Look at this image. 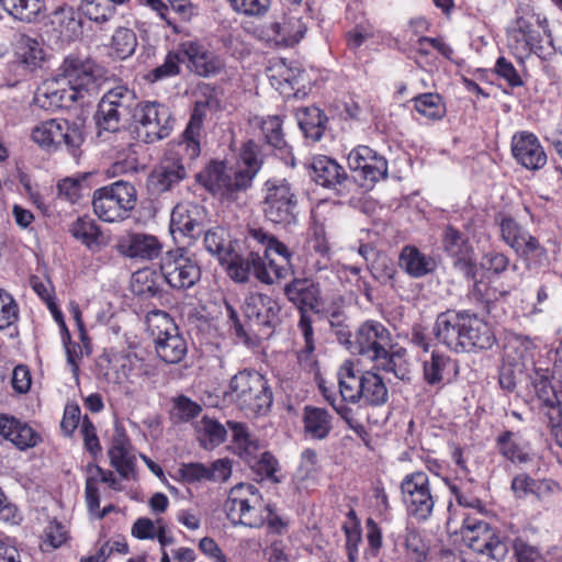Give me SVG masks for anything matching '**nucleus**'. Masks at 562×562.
Listing matches in <instances>:
<instances>
[{"label":"nucleus","instance_id":"nucleus-63","mask_svg":"<svg viewBox=\"0 0 562 562\" xmlns=\"http://www.w3.org/2000/svg\"><path fill=\"white\" fill-rule=\"evenodd\" d=\"M121 369L126 379L132 380L135 376H150L155 374V368L145 363L136 356L127 355L122 357Z\"/></svg>","mask_w":562,"mask_h":562},{"label":"nucleus","instance_id":"nucleus-49","mask_svg":"<svg viewBox=\"0 0 562 562\" xmlns=\"http://www.w3.org/2000/svg\"><path fill=\"white\" fill-rule=\"evenodd\" d=\"M227 431L216 419L203 416L200 422L199 440L204 449H214L226 440Z\"/></svg>","mask_w":562,"mask_h":562},{"label":"nucleus","instance_id":"nucleus-56","mask_svg":"<svg viewBox=\"0 0 562 562\" xmlns=\"http://www.w3.org/2000/svg\"><path fill=\"white\" fill-rule=\"evenodd\" d=\"M234 240H228L225 237V232L222 228L210 229L205 233L203 244L207 252L216 257L220 265L224 260V257L231 251V246Z\"/></svg>","mask_w":562,"mask_h":562},{"label":"nucleus","instance_id":"nucleus-46","mask_svg":"<svg viewBox=\"0 0 562 562\" xmlns=\"http://www.w3.org/2000/svg\"><path fill=\"white\" fill-rule=\"evenodd\" d=\"M296 119L306 138L313 142L322 138L327 119L318 108L307 106L300 109L296 113Z\"/></svg>","mask_w":562,"mask_h":562},{"label":"nucleus","instance_id":"nucleus-25","mask_svg":"<svg viewBox=\"0 0 562 562\" xmlns=\"http://www.w3.org/2000/svg\"><path fill=\"white\" fill-rule=\"evenodd\" d=\"M422 368L424 382L437 390L451 384L459 374L458 360L438 350H434L428 358L422 360Z\"/></svg>","mask_w":562,"mask_h":562},{"label":"nucleus","instance_id":"nucleus-3","mask_svg":"<svg viewBox=\"0 0 562 562\" xmlns=\"http://www.w3.org/2000/svg\"><path fill=\"white\" fill-rule=\"evenodd\" d=\"M260 167L259 147L254 140H248L241 147L235 167H228L223 161H213L196 176V179L221 200L233 201L250 186Z\"/></svg>","mask_w":562,"mask_h":562},{"label":"nucleus","instance_id":"nucleus-24","mask_svg":"<svg viewBox=\"0 0 562 562\" xmlns=\"http://www.w3.org/2000/svg\"><path fill=\"white\" fill-rule=\"evenodd\" d=\"M110 464L122 479H134L136 475V457L133 453L131 439L121 425H115L108 449Z\"/></svg>","mask_w":562,"mask_h":562},{"label":"nucleus","instance_id":"nucleus-23","mask_svg":"<svg viewBox=\"0 0 562 562\" xmlns=\"http://www.w3.org/2000/svg\"><path fill=\"white\" fill-rule=\"evenodd\" d=\"M350 170L370 183H375L387 177L386 159L366 145L355 147L347 157Z\"/></svg>","mask_w":562,"mask_h":562},{"label":"nucleus","instance_id":"nucleus-7","mask_svg":"<svg viewBox=\"0 0 562 562\" xmlns=\"http://www.w3.org/2000/svg\"><path fill=\"white\" fill-rule=\"evenodd\" d=\"M226 395L240 411L255 416L267 415L273 403L268 380L256 370H243L229 381Z\"/></svg>","mask_w":562,"mask_h":562},{"label":"nucleus","instance_id":"nucleus-64","mask_svg":"<svg viewBox=\"0 0 562 562\" xmlns=\"http://www.w3.org/2000/svg\"><path fill=\"white\" fill-rule=\"evenodd\" d=\"M318 389L325 401L334 408V411L347 423L350 422L352 409L342 402V397L338 398L335 386L327 385L325 380L318 382Z\"/></svg>","mask_w":562,"mask_h":562},{"label":"nucleus","instance_id":"nucleus-16","mask_svg":"<svg viewBox=\"0 0 562 562\" xmlns=\"http://www.w3.org/2000/svg\"><path fill=\"white\" fill-rule=\"evenodd\" d=\"M32 139L45 149L65 147L76 155L83 143L81 127L64 119H52L36 125L32 131Z\"/></svg>","mask_w":562,"mask_h":562},{"label":"nucleus","instance_id":"nucleus-22","mask_svg":"<svg viewBox=\"0 0 562 562\" xmlns=\"http://www.w3.org/2000/svg\"><path fill=\"white\" fill-rule=\"evenodd\" d=\"M501 232L504 241L515 249L518 255L537 261H542L547 258L546 248L513 217L505 216L502 218Z\"/></svg>","mask_w":562,"mask_h":562},{"label":"nucleus","instance_id":"nucleus-50","mask_svg":"<svg viewBox=\"0 0 562 562\" xmlns=\"http://www.w3.org/2000/svg\"><path fill=\"white\" fill-rule=\"evenodd\" d=\"M4 11L16 20L32 22L43 9L41 0H0Z\"/></svg>","mask_w":562,"mask_h":562},{"label":"nucleus","instance_id":"nucleus-45","mask_svg":"<svg viewBox=\"0 0 562 562\" xmlns=\"http://www.w3.org/2000/svg\"><path fill=\"white\" fill-rule=\"evenodd\" d=\"M346 521L341 526L345 535V550L348 562H358L359 547L362 542L361 521L357 512L351 507L346 514Z\"/></svg>","mask_w":562,"mask_h":562},{"label":"nucleus","instance_id":"nucleus-6","mask_svg":"<svg viewBox=\"0 0 562 562\" xmlns=\"http://www.w3.org/2000/svg\"><path fill=\"white\" fill-rule=\"evenodd\" d=\"M508 47L520 63L532 54L541 59L549 58L554 46L547 18L535 14L517 19L516 26L508 33Z\"/></svg>","mask_w":562,"mask_h":562},{"label":"nucleus","instance_id":"nucleus-40","mask_svg":"<svg viewBox=\"0 0 562 562\" xmlns=\"http://www.w3.org/2000/svg\"><path fill=\"white\" fill-rule=\"evenodd\" d=\"M265 191V203L272 211H289L296 206V196L284 179L268 180Z\"/></svg>","mask_w":562,"mask_h":562},{"label":"nucleus","instance_id":"nucleus-18","mask_svg":"<svg viewBox=\"0 0 562 562\" xmlns=\"http://www.w3.org/2000/svg\"><path fill=\"white\" fill-rule=\"evenodd\" d=\"M135 94L124 87L108 91L101 99L95 114L97 125L101 131L116 132L123 119L132 116Z\"/></svg>","mask_w":562,"mask_h":562},{"label":"nucleus","instance_id":"nucleus-36","mask_svg":"<svg viewBox=\"0 0 562 562\" xmlns=\"http://www.w3.org/2000/svg\"><path fill=\"white\" fill-rule=\"evenodd\" d=\"M398 266L406 274L415 279L430 274L437 268L435 258L424 254L414 245H405L401 249Z\"/></svg>","mask_w":562,"mask_h":562},{"label":"nucleus","instance_id":"nucleus-39","mask_svg":"<svg viewBox=\"0 0 562 562\" xmlns=\"http://www.w3.org/2000/svg\"><path fill=\"white\" fill-rule=\"evenodd\" d=\"M337 379L339 395L342 397L344 404L359 403L361 401L362 372L355 370L353 362L345 361L337 372Z\"/></svg>","mask_w":562,"mask_h":562},{"label":"nucleus","instance_id":"nucleus-12","mask_svg":"<svg viewBox=\"0 0 562 562\" xmlns=\"http://www.w3.org/2000/svg\"><path fill=\"white\" fill-rule=\"evenodd\" d=\"M400 492L408 517L420 522L432 516L438 495L425 471L417 470L405 474L400 483Z\"/></svg>","mask_w":562,"mask_h":562},{"label":"nucleus","instance_id":"nucleus-41","mask_svg":"<svg viewBox=\"0 0 562 562\" xmlns=\"http://www.w3.org/2000/svg\"><path fill=\"white\" fill-rule=\"evenodd\" d=\"M498 453L514 464H526L531 461L528 443H520L514 439V432L505 430L495 439Z\"/></svg>","mask_w":562,"mask_h":562},{"label":"nucleus","instance_id":"nucleus-10","mask_svg":"<svg viewBox=\"0 0 562 562\" xmlns=\"http://www.w3.org/2000/svg\"><path fill=\"white\" fill-rule=\"evenodd\" d=\"M531 384L541 408L546 409L551 435L562 448V380L557 379L550 368L536 366Z\"/></svg>","mask_w":562,"mask_h":562},{"label":"nucleus","instance_id":"nucleus-27","mask_svg":"<svg viewBox=\"0 0 562 562\" xmlns=\"http://www.w3.org/2000/svg\"><path fill=\"white\" fill-rule=\"evenodd\" d=\"M512 153L516 161L528 170H539L548 160L539 138L528 131H519L513 135Z\"/></svg>","mask_w":562,"mask_h":562},{"label":"nucleus","instance_id":"nucleus-38","mask_svg":"<svg viewBox=\"0 0 562 562\" xmlns=\"http://www.w3.org/2000/svg\"><path fill=\"white\" fill-rule=\"evenodd\" d=\"M310 167L313 180L324 188H335L346 178L344 168L327 156L313 157Z\"/></svg>","mask_w":562,"mask_h":562},{"label":"nucleus","instance_id":"nucleus-1","mask_svg":"<svg viewBox=\"0 0 562 562\" xmlns=\"http://www.w3.org/2000/svg\"><path fill=\"white\" fill-rule=\"evenodd\" d=\"M101 78L102 69L93 61L69 55L37 88L35 101L43 108H69L86 94L97 93Z\"/></svg>","mask_w":562,"mask_h":562},{"label":"nucleus","instance_id":"nucleus-37","mask_svg":"<svg viewBox=\"0 0 562 562\" xmlns=\"http://www.w3.org/2000/svg\"><path fill=\"white\" fill-rule=\"evenodd\" d=\"M18 61L30 71L42 68L46 59V50L42 41L26 34H20L14 44Z\"/></svg>","mask_w":562,"mask_h":562},{"label":"nucleus","instance_id":"nucleus-61","mask_svg":"<svg viewBox=\"0 0 562 562\" xmlns=\"http://www.w3.org/2000/svg\"><path fill=\"white\" fill-rule=\"evenodd\" d=\"M308 231L311 232L310 243L314 251L322 257H327L330 252V246L326 237L325 226L317 221L314 213L311 216Z\"/></svg>","mask_w":562,"mask_h":562},{"label":"nucleus","instance_id":"nucleus-4","mask_svg":"<svg viewBox=\"0 0 562 562\" xmlns=\"http://www.w3.org/2000/svg\"><path fill=\"white\" fill-rule=\"evenodd\" d=\"M229 330L244 345L257 346L269 338L279 323L281 306L277 300L262 293H250L244 303L245 323L233 306L227 305Z\"/></svg>","mask_w":562,"mask_h":562},{"label":"nucleus","instance_id":"nucleus-43","mask_svg":"<svg viewBox=\"0 0 562 562\" xmlns=\"http://www.w3.org/2000/svg\"><path fill=\"white\" fill-rule=\"evenodd\" d=\"M361 401L370 406H381L389 400V391L381 375L372 371L362 372Z\"/></svg>","mask_w":562,"mask_h":562},{"label":"nucleus","instance_id":"nucleus-58","mask_svg":"<svg viewBox=\"0 0 562 562\" xmlns=\"http://www.w3.org/2000/svg\"><path fill=\"white\" fill-rule=\"evenodd\" d=\"M238 14L248 18H262L271 7V0H226Z\"/></svg>","mask_w":562,"mask_h":562},{"label":"nucleus","instance_id":"nucleus-31","mask_svg":"<svg viewBox=\"0 0 562 562\" xmlns=\"http://www.w3.org/2000/svg\"><path fill=\"white\" fill-rule=\"evenodd\" d=\"M0 436L21 451L33 448L41 441L40 434L29 424L7 414L0 415Z\"/></svg>","mask_w":562,"mask_h":562},{"label":"nucleus","instance_id":"nucleus-26","mask_svg":"<svg viewBox=\"0 0 562 562\" xmlns=\"http://www.w3.org/2000/svg\"><path fill=\"white\" fill-rule=\"evenodd\" d=\"M136 202L135 188L125 181H116L94 191L93 211H133Z\"/></svg>","mask_w":562,"mask_h":562},{"label":"nucleus","instance_id":"nucleus-48","mask_svg":"<svg viewBox=\"0 0 562 562\" xmlns=\"http://www.w3.org/2000/svg\"><path fill=\"white\" fill-rule=\"evenodd\" d=\"M297 328L301 331L304 340V347L297 351V360L301 364L305 367H311L316 361L314 359L315 339L313 322L308 313L302 312L297 323Z\"/></svg>","mask_w":562,"mask_h":562},{"label":"nucleus","instance_id":"nucleus-15","mask_svg":"<svg viewBox=\"0 0 562 562\" xmlns=\"http://www.w3.org/2000/svg\"><path fill=\"white\" fill-rule=\"evenodd\" d=\"M462 539L473 552L491 560L504 561L508 553V543L498 532L488 522L471 513L464 514Z\"/></svg>","mask_w":562,"mask_h":562},{"label":"nucleus","instance_id":"nucleus-2","mask_svg":"<svg viewBox=\"0 0 562 562\" xmlns=\"http://www.w3.org/2000/svg\"><path fill=\"white\" fill-rule=\"evenodd\" d=\"M432 333L453 352L491 349L496 342L493 326L471 310H447L437 315Z\"/></svg>","mask_w":562,"mask_h":562},{"label":"nucleus","instance_id":"nucleus-60","mask_svg":"<svg viewBox=\"0 0 562 562\" xmlns=\"http://www.w3.org/2000/svg\"><path fill=\"white\" fill-rule=\"evenodd\" d=\"M19 319V305L11 293L0 289V329H7Z\"/></svg>","mask_w":562,"mask_h":562},{"label":"nucleus","instance_id":"nucleus-34","mask_svg":"<svg viewBox=\"0 0 562 562\" xmlns=\"http://www.w3.org/2000/svg\"><path fill=\"white\" fill-rule=\"evenodd\" d=\"M86 473L85 501L88 510L94 513L100 507L99 483H105L114 491H120L121 486L112 471L103 470L94 462L86 465Z\"/></svg>","mask_w":562,"mask_h":562},{"label":"nucleus","instance_id":"nucleus-35","mask_svg":"<svg viewBox=\"0 0 562 562\" xmlns=\"http://www.w3.org/2000/svg\"><path fill=\"white\" fill-rule=\"evenodd\" d=\"M284 294L300 315L316 310L319 304V286L308 278H294L284 286Z\"/></svg>","mask_w":562,"mask_h":562},{"label":"nucleus","instance_id":"nucleus-21","mask_svg":"<svg viewBox=\"0 0 562 562\" xmlns=\"http://www.w3.org/2000/svg\"><path fill=\"white\" fill-rule=\"evenodd\" d=\"M443 249L453 260L457 270L468 279H474L477 272L476 259L469 238L453 226H447L442 237Z\"/></svg>","mask_w":562,"mask_h":562},{"label":"nucleus","instance_id":"nucleus-14","mask_svg":"<svg viewBox=\"0 0 562 562\" xmlns=\"http://www.w3.org/2000/svg\"><path fill=\"white\" fill-rule=\"evenodd\" d=\"M221 267L236 283H247L254 276L260 283L272 284L265 256L257 250L248 249L238 240H234L231 251L224 257Z\"/></svg>","mask_w":562,"mask_h":562},{"label":"nucleus","instance_id":"nucleus-13","mask_svg":"<svg viewBox=\"0 0 562 562\" xmlns=\"http://www.w3.org/2000/svg\"><path fill=\"white\" fill-rule=\"evenodd\" d=\"M132 119L137 138L147 144L168 137L175 124L169 108L156 101L135 102Z\"/></svg>","mask_w":562,"mask_h":562},{"label":"nucleus","instance_id":"nucleus-53","mask_svg":"<svg viewBox=\"0 0 562 562\" xmlns=\"http://www.w3.org/2000/svg\"><path fill=\"white\" fill-rule=\"evenodd\" d=\"M170 233L175 240L179 238L195 239L200 233V223L190 213H170Z\"/></svg>","mask_w":562,"mask_h":562},{"label":"nucleus","instance_id":"nucleus-44","mask_svg":"<svg viewBox=\"0 0 562 562\" xmlns=\"http://www.w3.org/2000/svg\"><path fill=\"white\" fill-rule=\"evenodd\" d=\"M227 425L233 432V443L239 457L251 463L257 458L260 448L258 439L249 434L248 427L244 423L227 422Z\"/></svg>","mask_w":562,"mask_h":562},{"label":"nucleus","instance_id":"nucleus-51","mask_svg":"<svg viewBox=\"0 0 562 562\" xmlns=\"http://www.w3.org/2000/svg\"><path fill=\"white\" fill-rule=\"evenodd\" d=\"M137 47V37L133 30L117 27L111 40V54L119 59L131 57Z\"/></svg>","mask_w":562,"mask_h":562},{"label":"nucleus","instance_id":"nucleus-5","mask_svg":"<svg viewBox=\"0 0 562 562\" xmlns=\"http://www.w3.org/2000/svg\"><path fill=\"white\" fill-rule=\"evenodd\" d=\"M201 126L202 116L195 110L182 134V140L176 147L166 151L160 162L149 175L147 187L153 193L165 192L186 178L187 170L181 156L186 153L190 159H193L200 155L198 137Z\"/></svg>","mask_w":562,"mask_h":562},{"label":"nucleus","instance_id":"nucleus-42","mask_svg":"<svg viewBox=\"0 0 562 562\" xmlns=\"http://www.w3.org/2000/svg\"><path fill=\"white\" fill-rule=\"evenodd\" d=\"M71 235L92 252L99 251L103 244L100 227L88 214L77 218L70 227Z\"/></svg>","mask_w":562,"mask_h":562},{"label":"nucleus","instance_id":"nucleus-30","mask_svg":"<svg viewBox=\"0 0 562 562\" xmlns=\"http://www.w3.org/2000/svg\"><path fill=\"white\" fill-rule=\"evenodd\" d=\"M302 432L305 439L326 440L334 429L333 414L319 406L305 405L302 411Z\"/></svg>","mask_w":562,"mask_h":562},{"label":"nucleus","instance_id":"nucleus-9","mask_svg":"<svg viewBox=\"0 0 562 562\" xmlns=\"http://www.w3.org/2000/svg\"><path fill=\"white\" fill-rule=\"evenodd\" d=\"M266 504L259 490L247 483L231 488L224 504L227 519L234 525L260 528L266 522Z\"/></svg>","mask_w":562,"mask_h":562},{"label":"nucleus","instance_id":"nucleus-33","mask_svg":"<svg viewBox=\"0 0 562 562\" xmlns=\"http://www.w3.org/2000/svg\"><path fill=\"white\" fill-rule=\"evenodd\" d=\"M538 338L506 330L504 334L503 357L509 366L525 364L532 360L538 348Z\"/></svg>","mask_w":562,"mask_h":562},{"label":"nucleus","instance_id":"nucleus-17","mask_svg":"<svg viewBox=\"0 0 562 562\" xmlns=\"http://www.w3.org/2000/svg\"><path fill=\"white\" fill-rule=\"evenodd\" d=\"M159 269L166 282L177 290L192 288L202 273L198 261L189 256L184 247L166 251L160 259Z\"/></svg>","mask_w":562,"mask_h":562},{"label":"nucleus","instance_id":"nucleus-62","mask_svg":"<svg viewBox=\"0 0 562 562\" xmlns=\"http://www.w3.org/2000/svg\"><path fill=\"white\" fill-rule=\"evenodd\" d=\"M80 434L86 451L89 452L93 459L101 456L102 447L97 434V428L87 415L82 418Z\"/></svg>","mask_w":562,"mask_h":562},{"label":"nucleus","instance_id":"nucleus-32","mask_svg":"<svg viewBox=\"0 0 562 562\" xmlns=\"http://www.w3.org/2000/svg\"><path fill=\"white\" fill-rule=\"evenodd\" d=\"M304 71L296 65L288 64L284 59L271 63L268 68V78L271 86L284 97L295 95Z\"/></svg>","mask_w":562,"mask_h":562},{"label":"nucleus","instance_id":"nucleus-19","mask_svg":"<svg viewBox=\"0 0 562 562\" xmlns=\"http://www.w3.org/2000/svg\"><path fill=\"white\" fill-rule=\"evenodd\" d=\"M182 60L193 74L211 78L224 71L226 63L223 56L211 50L209 45L200 41H186L179 45Z\"/></svg>","mask_w":562,"mask_h":562},{"label":"nucleus","instance_id":"nucleus-47","mask_svg":"<svg viewBox=\"0 0 562 562\" xmlns=\"http://www.w3.org/2000/svg\"><path fill=\"white\" fill-rule=\"evenodd\" d=\"M255 123L260 125L261 133L268 145L279 150L282 155H289L290 149L282 132V121L279 116H267L256 119Z\"/></svg>","mask_w":562,"mask_h":562},{"label":"nucleus","instance_id":"nucleus-52","mask_svg":"<svg viewBox=\"0 0 562 562\" xmlns=\"http://www.w3.org/2000/svg\"><path fill=\"white\" fill-rule=\"evenodd\" d=\"M415 110L428 120H440L446 114V106L438 93L427 92L413 99Z\"/></svg>","mask_w":562,"mask_h":562},{"label":"nucleus","instance_id":"nucleus-8","mask_svg":"<svg viewBox=\"0 0 562 562\" xmlns=\"http://www.w3.org/2000/svg\"><path fill=\"white\" fill-rule=\"evenodd\" d=\"M353 347L359 355L375 361L379 369L403 379L395 355L391 353L392 335L382 323L372 319L362 323L356 331Z\"/></svg>","mask_w":562,"mask_h":562},{"label":"nucleus","instance_id":"nucleus-54","mask_svg":"<svg viewBox=\"0 0 562 562\" xmlns=\"http://www.w3.org/2000/svg\"><path fill=\"white\" fill-rule=\"evenodd\" d=\"M81 10L83 13L94 22H105L110 20L114 14L113 7L110 5H123L130 0H80Z\"/></svg>","mask_w":562,"mask_h":562},{"label":"nucleus","instance_id":"nucleus-28","mask_svg":"<svg viewBox=\"0 0 562 562\" xmlns=\"http://www.w3.org/2000/svg\"><path fill=\"white\" fill-rule=\"evenodd\" d=\"M115 248L124 257L150 261L161 255L162 244L154 235L132 233L121 238Z\"/></svg>","mask_w":562,"mask_h":562},{"label":"nucleus","instance_id":"nucleus-29","mask_svg":"<svg viewBox=\"0 0 562 562\" xmlns=\"http://www.w3.org/2000/svg\"><path fill=\"white\" fill-rule=\"evenodd\" d=\"M307 30L302 14L297 10L290 11L281 21L271 22L267 26L269 40L277 45L293 46L305 35Z\"/></svg>","mask_w":562,"mask_h":562},{"label":"nucleus","instance_id":"nucleus-20","mask_svg":"<svg viewBox=\"0 0 562 562\" xmlns=\"http://www.w3.org/2000/svg\"><path fill=\"white\" fill-rule=\"evenodd\" d=\"M250 235L259 243L266 245L261 256L266 258L272 284L294 274L292 266L293 254L284 243L274 236H268L262 229H250Z\"/></svg>","mask_w":562,"mask_h":562},{"label":"nucleus","instance_id":"nucleus-57","mask_svg":"<svg viewBox=\"0 0 562 562\" xmlns=\"http://www.w3.org/2000/svg\"><path fill=\"white\" fill-rule=\"evenodd\" d=\"M156 273L149 269L138 270L132 276V291L138 296L154 297L159 293Z\"/></svg>","mask_w":562,"mask_h":562},{"label":"nucleus","instance_id":"nucleus-59","mask_svg":"<svg viewBox=\"0 0 562 562\" xmlns=\"http://www.w3.org/2000/svg\"><path fill=\"white\" fill-rule=\"evenodd\" d=\"M87 176L67 177L57 184L58 199L75 204L82 196L83 182Z\"/></svg>","mask_w":562,"mask_h":562},{"label":"nucleus","instance_id":"nucleus-55","mask_svg":"<svg viewBox=\"0 0 562 562\" xmlns=\"http://www.w3.org/2000/svg\"><path fill=\"white\" fill-rule=\"evenodd\" d=\"M183 63L179 49L166 55L161 65L157 66L146 75V80L150 83L176 77L180 74V64Z\"/></svg>","mask_w":562,"mask_h":562},{"label":"nucleus","instance_id":"nucleus-11","mask_svg":"<svg viewBox=\"0 0 562 562\" xmlns=\"http://www.w3.org/2000/svg\"><path fill=\"white\" fill-rule=\"evenodd\" d=\"M146 323L155 339L157 356L169 364L181 362L187 356L188 344L169 314L154 310L148 313Z\"/></svg>","mask_w":562,"mask_h":562}]
</instances>
